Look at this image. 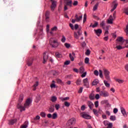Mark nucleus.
I'll use <instances>...</instances> for the list:
<instances>
[{"label": "nucleus", "mask_w": 128, "mask_h": 128, "mask_svg": "<svg viewBox=\"0 0 128 128\" xmlns=\"http://www.w3.org/2000/svg\"><path fill=\"white\" fill-rule=\"evenodd\" d=\"M48 60V53L47 52H45L43 53V64H46Z\"/></svg>", "instance_id": "39448f33"}, {"label": "nucleus", "mask_w": 128, "mask_h": 128, "mask_svg": "<svg viewBox=\"0 0 128 128\" xmlns=\"http://www.w3.org/2000/svg\"><path fill=\"white\" fill-rule=\"evenodd\" d=\"M112 4H114L113 8L115 9L116 8V7L118 6V2H116V0H114L112 2Z\"/></svg>", "instance_id": "5701e85b"}, {"label": "nucleus", "mask_w": 128, "mask_h": 128, "mask_svg": "<svg viewBox=\"0 0 128 128\" xmlns=\"http://www.w3.org/2000/svg\"><path fill=\"white\" fill-rule=\"evenodd\" d=\"M60 108V104H55V108L56 110H58Z\"/></svg>", "instance_id": "37998d69"}, {"label": "nucleus", "mask_w": 128, "mask_h": 128, "mask_svg": "<svg viewBox=\"0 0 128 128\" xmlns=\"http://www.w3.org/2000/svg\"><path fill=\"white\" fill-rule=\"evenodd\" d=\"M78 1H76V0H75V1H74V2H73V6H78Z\"/></svg>", "instance_id": "13d9d810"}, {"label": "nucleus", "mask_w": 128, "mask_h": 128, "mask_svg": "<svg viewBox=\"0 0 128 128\" xmlns=\"http://www.w3.org/2000/svg\"><path fill=\"white\" fill-rule=\"evenodd\" d=\"M100 94L101 96H103L104 98H108V96H110L108 92L106 90L100 91Z\"/></svg>", "instance_id": "0eeeda50"}, {"label": "nucleus", "mask_w": 128, "mask_h": 128, "mask_svg": "<svg viewBox=\"0 0 128 128\" xmlns=\"http://www.w3.org/2000/svg\"><path fill=\"white\" fill-rule=\"evenodd\" d=\"M110 120L114 121L116 120V116H111L110 117Z\"/></svg>", "instance_id": "c9c22d12"}, {"label": "nucleus", "mask_w": 128, "mask_h": 128, "mask_svg": "<svg viewBox=\"0 0 128 128\" xmlns=\"http://www.w3.org/2000/svg\"><path fill=\"white\" fill-rule=\"evenodd\" d=\"M89 98L91 100H94V94L92 93L90 94V95L89 96Z\"/></svg>", "instance_id": "a878e982"}, {"label": "nucleus", "mask_w": 128, "mask_h": 128, "mask_svg": "<svg viewBox=\"0 0 128 128\" xmlns=\"http://www.w3.org/2000/svg\"><path fill=\"white\" fill-rule=\"evenodd\" d=\"M124 13L126 14H127V16H128V8H125Z\"/></svg>", "instance_id": "774afa93"}, {"label": "nucleus", "mask_w": 128, "mask_h": 128, "mask_svg": "<svg viewBox=\"0 0 128 128\" xmlns=\"http://www.w3.org/2000/svg\"><path fill=\"white\" fill-rule=\"evenodd\" d=\"M76 22H80L82 20V15L80 16H78V14L75 16Z\"/></svg>", "instance_id": "dca6fc26"}, {"label": "nucleus", "mask_w": 128, "mask_h": 128, "mask_svg": "<svg viewBox=\"0 0 128 128\" xmlns=\"http://www.w3.org/2000/svg\"><path fill=\"white\" fill-rule=\"evenodd\" d=\"M56 58H62V54H60V52H56Z\"/></svg>", "instance_id": "f704fd0d"}, {"label": "nucleus", "mask_w": 128, "mask_h": 128, "mask_svg": "<svg viewBox=\"0 0 128 128\" xmlns=\"http://www.w3.org/2000/svg\"><path fill=\"white\" fill-rule=\"evenodd\" d=\"M99 72H100V76L101 78H104V76L102 75V70H99Z\"/></svg>", "instance_id": "09e8293b"}, {"label": "nucleus", "mask_w": 128, "mask_h": 128, "mask_svg": "<svg viewBox=\"0 0 128 128\" xmlns=\"http://www.w3.org/2000/svg\"><path fill=\"white\" fill-rule=\"evenodd\" d=\"M104 76H105V78L108 80H110V72L106 69H104Z\"/></svg>", "instance_id": "423d86ee"}, {"label": "nucleus", "mask_w": 128, "mask_h": 128, "mask_svg": "<svg viewBox=\"0 0 128 128\" xmlns=\"http://www.w3.org/2000/svg\"><path fill=\"white\" fill-rule=\"evenodd\" d=\"M34 62V59L32 58H30L28 60L27 62V65L28 66H30Z\"/></svg>", "instance_id": "f3484780"}, {"label": "nucleus", "mask_w": 128, "mask_h": 128, "mask_svg": "<svg viewBox=\"0 0 128 128\" xmlns=\"http://www.w3.org/2000/svg\"><path fill=\"white\" fill-rule=\"evenodd\" d=\"M56 7V1H52V4L51 6V10H54V9Z\"/></svg>", "instance_id": "4468645a"}, {"label": "nucleus", "mask_w": 128, "mask_h": 128, "mask_svg": "<svg viewBox=\"0 0 128 128\" xmlns=\"http://www.w3.org/2000/svg\"><path fill=\"white\" fill-rule=\"evenodd\" d=\"M114 18H109L108 20V24H112V20H114Z\"/></svg>", "instance_id": "4c0bfd02"}, {"label": "nucleus", "mask_w": 128, "mask_h": 128, "mask_svg": "<svg viewBox=\"0 0 128 128\" xmlns=\"http://www.w3.org/2000/svg\"><path fill=\"white\" fill-rule=\"evenodd\" d=\"M116 42H124V38L122 37H118L116 38Z\"/></svg>", "instance_id": "412c9836"}, {"label": "nucleus", "mask_w": 128, "mask_h": 128, "mask_svg": "<svg viewBox=\"0 0 128 128\" xmlns=\"http://www.w3.org/2000/svg\"><path fill=\"white\" fill-rule=\"evenodd\" d=\"M80 74H84V67H80L79 69Z\"/></svg>", "instance_id": "cd10ccee"}, {"label": "nucleus", "mask_w": 128, "mask_h": 128, "mask_svg": "<svg viewBox=\"0 0 128 128\" xmlns=\"http://www.w3.org/2000/svg\"><path fill=\"white\" fill-rule=\"evenodd\" d=\"M120 110L122 114H123L124 118H126L128 116V114H126V109L122 107L120 108Z\"/></svg>", "instance_id": "f8f14e48"}, {"label": "nucleus", "mask_w": 128, "mask_h": 128, "mask_svg": "<svg viewBox=\"0 0 128 128\" xmlns=\"http://www.w3.org/2000/svg\"><path fill=\"white\" fill-rule=\"evenodd\" d=\"M66 6H68L70 8H72V0H70L69 2H66Z\"/></svg>", "instance_id": "4be33fe9"}, {"label": "nucleus", "mask_w": 128, "mask_h": 128, "mask_svg": "<svg viewBox=\"0 0 128 128\" xmlns=\"http://www.w3.org/2000/svg\"><path fill=\"white\" fill-rule=\"evenodd\" d=\"M56 100H58V98H56V96H53L52 97L51 100L52 102H56Z\"/></svg>", "instance_id": "c85d7f7f"}, {"label": "nucleus", "mask_w": 128, "mask_h": 128, "mask_svg": "<svg viewBox=\"0 0 128 128\" xmlns=\"http://www.w3.org/2000/svg\"><path fill=\"white\" fill-rule=\"evenodd\" d=\"M82 36V28H78V30L76 32H74V38L76 40H80V37Z\"/></svg>", "instance_id": "7ed1b4c3"}, {"label": "nucleus", "mask_w": 128, "mask_h": 128, "mask_svg": "<svg viewBox=\"0 0 128 128\" xmlns=\"http://www.w3.org/2000/svg\"><path fill=\"white\" fill-rule=\"evenodd\" d=\"M60 100L62 102H64V100H70V97H66L64 98H60Z\"/></svg>", "instance_id": "e433bc0d"}, {"label": "nucleus", "mask_w": 128, "mask_h": 128, "mask_svg": "<svg viewBox=\"0 0 128 128\" xmlns=\"http://www.w3.org/2000/svg\"><path fill=\"white\" fill-rule=\"evenodd\" d=\"M50 11H46L45 14V17H46L45 20L46 22H50Z\"/></svg>", "instance_id": "9d476101"}, {"label": "nucleus", "mask_w": 128, "mask_h": 128, "mask_svg": "<svg viewBox=\"0 0 128 128\" xmlns=\"http://www.w3.org/2000/svg\"><path fill=\"white\" fill-rule=\"evenodd\" d=\"M56 82L58 84H62V82L60 79H56Z\"/></svg>", "instance_id": "0e129e2a"}, {"label": "nucleus", "mask_w": 128, "mask_h": 128, "mask_svg": "<svg viewBox=\"0 0 128 128\" xmlns=\"http://www.w3.org/2000/svg\"><path fill=\"white\" fill-rule=\"evenodd\" d=\"M94 74L95 76H98V70H95L94 71Z\"/></svg>", "instance_id": "e2e57ef3"}, {"label": "nucleus", "mask_w": 128, "mask_h": 128, "mask_svg": "<svg viewBox=\"0 0 128 128\" xmlns=\"http://www.w3.org/2000/svg\"><path fill=\"white\" fill-rule=\"evenodd\" d=\"M104 84H105L107 88H110V84L109 83H108V81L104 80Z\"/></svg>", "instance_id": "72a5a7b5"}, {"label": "nucleus", "mask_w": 128, "mask_h": 128, "mask_svg": "<svg viewBox=\"0 0 128 128\" xmlns=\"http://www.w3.org/2000/svg\"><path fill=\"white\" fill-rule=\"evenodd\" d=\"M78 24H75L74 26V30H78Z\"/></svg>", "instance_id": "338daca9"}, {"label": "nucleus", "mask_w": 128, "mask_h": 128, "mask_svg": "<svg viewBox=\"0 0 128 128\" xmlns=\"http://www.w3.org/2000/svg\"><path fill=\"white\" fill-rule=\"evenodd\" d=\"M116 48H117V50H122V47L120 46H117L116 47Z\"/></svg>", "instance_id": "680f3d73"}, {"label": "nucleus", "mask_w": 128, "mask_h": 128, "mask_svg": "<svg viewBox=\"0 0 128 128\" xmlns=\"http://www.w3.org/2000/svg\"><path fill=\"white\" fill-rule=\"evenodd\" d=\"M38 86V82H36V84L33 86V90H36V86Z\"/></svg>", "instance_id": "473e14b6"}, {"label": "nucleus", "mask_w": 128, "mask_h": 128, "mask_svg": "<svg viewBox=\"0 0 128 128\" xmlns=\"http://www.w3.org/2000/svg\"><path fill=\"white\" fill-rule=\"evenodd\" d=\"M64 46L67 48H69L70 47V44L68 43H65Z\"/></svg>", "instance_id": "5fc2aeb1"}, {"label": "nucleus", "mask_w": 128, "mask_h": 128, "mask_svg": "<svg viewBox=\"0 0 128 128\" xmlns=\"http://www.w3.org/2000/svg\"><path fill=\"white\" fill-rule=\"evenodd\" d=\"M69 56H70L72 62H74V56H72V54H69Z\"/></svg>", "instance_id": "79ce46f5"}, {"label": "nucleus", "mask_w": 128, "mask_h": 128, "mask_svg": "<svg viewBox=\"0 0 128 128\" xmlns=\"http://www.w3.org/2000/svg\"><path fill=\"white\" fill-rule=\"evenodd\" d=\"M86 110V106L85 105H82L81 106V110Z\"/></svg>", "instance_id": "69168bd1"}, {"label": "nucleus", "mask_w": 128, "mask_h": 128, "mask_svg": "<svg viewBox=\"0 0 128 128\" xmlns=\"http://www.w3.org/2000/svg\"><path fill=\"white\" fill-rule=\"evenodd\" d=\"M80 84H82V80H80V78L78 79L76 81V84L77 86H80Z\"/></svg>", "instance_id": "7c9ffc66"}, {"label": "nucleus", "mask_w": 128, "mask_h": 128, "mask_svg": "<svg viewBox=\"0 0 128 128\" xmlns=\"http://www.w3.org/2000/svg\"><path fill=\"white\" fill-rule=\"evenodd\" d=\"M86 22V14H84V19H83V24H84Z\"/></svg>", "instance_id": "ea45409f"}, {"label": "nucleus", "mask_w": 128, "mask_h": 128, "mask_svg": "<svg viewBox=\"0 0 128 128\" xmlns=\"http://www.w3.org/2000/svg\"><path fill=\"white\" fill-rule=\"evenodd\" d=\"M49 112H54V106H50L48 110Z\"/></svg>", "instance_id": "6ab92c4d"}, {"label": "nucleus", "mask_w": 128, "mask_h": 128, "mask_svg": "<svg viewBox=\"0 0 128 128\" xmlns=\"http://www.w3.org/2000/svg\"><path fill=\"white\" fill-rule=\"evenodd\" d=\"M89 62H90V58H86L84 60L85 64H88Z\"/></svg>", "instance_id": "864d4df0"}, {"label": "nucleus", "mask_w": 128, "mask_h": 128, "mask_svg": "<svg viewBox=\"0 0 128 128\" xmlns=\"http://www.w3.org/2000/svg\"><path fill=\"white\" fill-rule=\"evenodd\" d=\"M93 112L96 116H98V112L96 109H93Z\"/></svg>", "instance_id": "603ef678"}, {"label": "nucleus", "mask_w": 128, "mask_h": 128, "mask_svg": "<svg viewBox=\"0 0 128 128\" xmlns=\"http://www.w3.org/2000/svg\"><path fill=\"white\" fill-rule=\"evenodd\" d=\"M24 100V95L20 94L19 97L18 103L17 105V108L20 110V112H24L26 110V108H30V104H32V100L30 98H28L26 100L25 104H24V106H22L20 102Z\"/></svg>", "instance_id": "f257e3e1"}, {"label": "nucleus", "mask_w": 128, "mask_h": 128, "mask_svg": "<svg viewBox=\"0 0 128 128\" xmlns=\"http://www.w3.org/2000/svg\"><path fill=\"white\" fill-rule=\"evenodd\" d=\"M40 95L39 94L36 96V102H40Z\"/></svg>", "instance_id": "2f4dec72"}, {"label": "nucleus", "mask_w": 128, "mask_h": 128, "mask_svg": "<svg viewBox=\"0 0 128 128\" xmlns=\"http://www.w3.org/2000/svg\"><path fill=\"white\" fill-rule=\"evenodd\" d=\"M50 44L52 46V48H58L60 46V42L58 41L57 40H54L52 38L50 40Z\"/></svg>", "instance_id": "f03ea898"}, {"label": "nucleus", "mask_w": 128, "mask_h": 128, "mask_svg": "<svg viewBox=\"0 0 128 128\" xmlns=\"http://www.w3.org/2000/svg\"><path fill=\"white\" fill-rule=\"evenodd\" d=\"M40 116L42 117V118H44L46 116V112H42L40 114Z\"/></svg>", "instance_id": "49530a36"}, {"label": "nucleus", "mask_w": 128, "mask_h": 128, "mask_svg": "<svg viewBox=\"0 0 128 128\" xmlns=\"http://www.w3.org/2000/svg\"><path fill=\"white\" fill-rule=\"evenodd\" d=\"M61 41L62 42H66V37L64 36H62Z\"/></svg>", "instance_id": "8fccbe9b"}, {"label": "nucleus", "mask_w": 128, "mask_h": 128, "mask_svg": "<svg viewBox=\"0 0 128 128\" xmlns=\"http://www.w3.org/2000/svg\"><path fill=\"white\" fill-rule=\"evenodd\" d=\"M98 26V22H96L94 24H91L90 26V28H96Z\"/></svg>", "instance_id": "a211bd4d"}, {"label": "nucleus", "mask_w": 128, "mask_h": 128, "mask_svg": "<svg viewBox=\"0 0 128 128\" xmlns=\"http://www.w3.org/2000/svg\"><path fill=\"white\" fill-rule=\"evenodd\" d=\"M94 32L98 36H100L102 32V29L94 30Z\"/></svg>", "instance_id": "9b49d317"}, {"label": "nucleus", "mask_w": 128, "mask_h": 128, "mask_svg": "<svg viewBox=\"0 0 128 128\" xmlns=\"http://www.w3.org/2000/svg\"><path fill=\"white\" fill-rule=\"evenodd\" d=\"M95 108H98V101H96L94 102Z\"/></svg>", "instance_id": "6e6d98bb"}, {"label": "nucleus", "mask_w": 128, "mask_h": 128, "mask_svg": "<svg viewBox=\"0 0 128 128\" xmlns=\"http://www.w3.org/2000/svg\"><path fill=\"white\" fill-rule=\"evenodd\" d=\"M100 26L102 27V28H103V30H104L105 27L106 26V23L104 20L102 21L100 23Z\"/></svg>", "instance_id": "b1692460"}, {"label": "nucleus", "mask_w": 128, "mask_h": 128, "mask_svg": "<svg viewBox=\"0 0 128 128\" xmlns=\"http://www.w3.org/2000/svg\"><path fill=\"white\" fill-rule=\"evenodd\" d=\"M83 84L84 86H86L87 88H90V86L88 84V78H86L83 80Z\"/></svg>", "instance_id": "1a4fd4ad"}, {"label": "nucleus", "mask_w": 128, "mask_h": 128, "mask_svg": "<svg viewBox=\"0 0 128 128\" xmlns=\"http://www.w3.org/2000/svg\"><path fill=\"white\" fill-rule=\"evenodd\" d=\"M98 3H96L94 6L93 7V9L92 10L93 12H96V10H98Z\"/></svg>", "instance_id": "393cba45"}, {"label": "nucleus", "mask_w": 128, "mask_h": 128, "mask_svg": "<svg viewBox=\"0 0 128 128\" xmlns=\"http://www.w3.org/2000/svg\"><path fill=\"white\" fill-rule=\"evenodd\" d=\"M56 118H58V114H56V112L54 113L52 115V118L53 120H56Z\"/></svg>", "instance_id": "c756f323"}, {"label": "nucleus", "mask_w": 128, "mask_h": 128, "mask_svg": "<svg viewBox=\"0 0 128 128\" xmlns=\"http://www.w3.org/2000/svg\"><path fill=\"white\" fill-rule=\"evenodd\" d=\"M85 54L86 56H90V50H87Z\"/></svg>", "instance_id": "de8ad7c7"}, {"label": "nucleus", "mask_w": 128, "mask_h": 128, "mask_svg": "<svg viewBox=\"0 0 128 128\" xmlns=\"http://www.w3.org/2000/svg\"><path fill=\"white\" fill-rule=\"evenodd\" d=\"M76 122V120L74 118H72L68 122V126H72V124H75Z\"/></svg>", "instance_id": "6e6552de"}, {"label": "nucleus", "mask_w": 128, "mask_h": 128, "mask_svg": "<svg viewBox=\"0 0 128 128\" xmlns=\"http://www.w3.org/2000/svg\"><path fill=\"white\" fill-rule=\"evenodd\" d=\"M28 126V122L26 121L24 122V124L21 126L20 128H26Z\"/></svg>", "instance_id": "aec40b11"}, {"label": "nucleus", "mask_w": 128, "mask_h": 128, "mask_svg": "<svg viewBox=\"0 0 128 128\" xmlns=\"http://www.w3.org/2000/svg\"><path fill=\"white\" fill-rule=\"evenodd\" d=\"M116 12L115 11V12H114L113 16H113V18H112L113 20H116Z\"/></svg>", "instance_id": "4d7b16f0"}, {"label": "nucleus", "mask_w": 128, "mask_h": 128, "mask_svg": "<svg viewBox=\"0 0 128 128\" xmlns=\"http://www.w3.org/2000/svg\"><path fill=\"white\" fill-rule=\"evenodd\" d=\"M69 26H70V28H71L72 30H74V24H70Z\"/></svg>", "instance_id": "bf43d9fd"}, {"label": "nucleus", "mask_w": 128, "mask_h": 128, "mask_svg": "<svg viewBox=\"0 0 128 128\" xmlns=\"http://www.w3.org/2000/svg\"><path fill=\"white\" fill-rule=\"evenodd\" d=\"M17 120L16 119H12L8 120V124L9 126H12V124H14L16 122Z\"/></svg>", "instance_id": "ddd939ff"}, {"label": "nucleus", "mask_w": 128, "mask_h": 128, "mask_svg": "<svg viewBox=\"0 0 128 128\" xmlns=\"http://www.w3.org/2000/svg\"><path fill=\"white\" fill-rule=\"evenodd\" d=\"M109 124L110 123L108 122V120H104V124L105 126H108Z\"/></svg>", "instance_id": "3c124183"}, {"label": "nucleus", "mask_w": 128, "mask_h": 128, "mask_svg": "<svg viewBox=\"0 0 128 128\" xmlns=\"http://www.w3.org/2000/svg\"><path fill=\"white\" fill-rule=\"evenodd\" d=\"M51 30H52V32H56V30H58V27H56V26H55L52 28Z\"/></svg>", "instance_id": "a18cd8bd"}, {"label": "nucleus", "mask_w": 128, "mask_h": 128, "mask_svg": "<svg viewBox=\"0 0 128 128\" xmlns=\"http://www.w3.org/2000/svg\"><path fill=\"white\" fill-rule=\"evenodd\" d=\"M82 74L81 75V76L82 78H85V76H86V72H84L83 73H82Z\"/></svg>", "instance_id": "052dcab7"}, {"label": "nucleus", "mask_w": 128, "mask_h": 128, "mask_svg": "<svg viewBox=\"0 0 128 128\" xmlns=\"http://www.w3.org/2000/svg\"><path fill=\"white\" fill-rule=\"evenodd\" d=\"M116 82H118V84H124V80H120V79H117V80H116Z\"/></svg>", "instance_id": "58836bf2"}, {"label": "nucleus", "mask_w": 128, "mask_h": 128, "mask_svg": "<svg viewBox=\"0 0 128 128\" xmlns=\"http://www.w3.org/2000/svg\"><path fill=\"white\" fill-rule=\"evenodd\" d=\"M98 84V80L96 79L92 82V86H96Z\"/></svg>", "instance_id": "bb28decb"}, {"label": "nucleus", "mask_w": 128, "mask_h": 128, "mask_svg": "<svg viewBox=\"0 0 128 128\" xmlns=\"http://www.w3.org/2000/svg\"><path fill=\"white\" fill-rule=\"evenodd\" d=\"M87 104L88 106L90 108V110H92V108L94 106V104H92V102H90V101H88L87 102Z\"/></svg>", "instance_id": "2eb2a0df"}, {"label": "nucleus", "mask_w": 128, "mask_h": 128, "mask_svg": "<svg viewBox=\"0 0 128 128\" xmlns=\"http://www.w3.org/2000/svg\"><path fill=\"white\" fill-rule=\"evenodd\" d=\"M70 64V60H66L64 62V66H68Z\"/></svg>", "instance_id": "c03bdc74"}, {"label": "nucleus", "mask_w": 128, "mask_h": 128, "mask_svg": "<svg viewBox=\"0 0 128 128\" xmlns=\"http://www.w3.org/2000/svg\"><path fill=\"white\" fill-rule=\"evenodd\" d=\"M64 104L65 106H66L67 108H68V106H70V102H64Z\"/></svg>", "instance_id": "a19ab883"}, {"label": "nucleus", "mask_w": 128, "mask_h": 128, "mask_svg": "<svg viewBox=\"0 0 128 128\" xmlns=\"http://www.w3.org/2000/svg\"><path fill=\"white\" fill-rule=\"evenodd\" d=\"M80 116L82 118H85V120H90L92 118V116L88 114L86 112H82L80 114Z\"/></svg>", "instance_id": "20e7f679"}]
</instances>
